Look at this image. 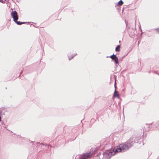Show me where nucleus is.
<instances>
[{
    "mask_svg": "<svg viewBox=\"0 0 159 159\" xmlns=\"http://www.w3.org/2000/svg\"><path fill=\"white\" fill-rule=\"evenodd\" d=\"M134 143L133 141L129 140L127 141L125 144H121L116 147L113 150V151L107 150L103 153V158L107 159H109L110 157L116 154L121 152H124L132 146Z\"/></svg>",
    "mask_w": 159,
    "mask_h": 159,
    "instance_id": "f257e3e1",
    "label": "nucleus"
},
{
    "mask_svg": "<svg viewBox=\"0 0 159 159\" xmlns=\"http://www.w3.org/2000/svg\"><path fill=\"white\" fill-rule=\"evenodd\" d=\"M11 16L13 19V21H16L18 19L17 13L16 11H14L11 13Z\"/></svg>",
    "mask_w": 159,
    "mask_h": 159,
    "instance_id": "f03ea898",
    "label": "nucleus"
},
{
    "mask_svg": "<svg viewBox=\"0 0 159 159\" xmlns=\"http://www.w3.org/2000/svg\"><path fill=\"white\" fill-rule=\"evenodd\" d=\"M92 155L90 152L84 153L82 155L80 159H87L91 157Z\"/></svg>",
    "mask_w": 159,
    "mask_h": 159,
    "instance_id": "7ed1b4c3",
    "label": "nucleus"
},
{
    "mask_svg": "<svg viewBox=\"0 0 159 159\" xmlns=\"http://www.w3.org/2000/svg\"><path fill=\"white\" fill-rule=\"evenodd\" d=\"M124 2L122 0H120L117 3V6H120L122 5Z\"/></svg>",
    "mask_w": 159,
    "mask_h": 159,
    "instance_id": "20e7f679",
    "label": "nucleus"
},
{
    "mask_svg": "<svg viewBox=\"0 0 159 159\" xmlns=\"http://www.w3.org/2000/svg\"><path fill=\"white\" fill-rule=\"evenodd\" d=\"M14 22H15L18 25H21L22 24H25V22L18 21L17 20H16V21Z\"/></svg>",
    "mask_w": 159,
    "mask_h": 159,
    "instance_id": "39448f33",
    "label": "nucleus"
},
{
    "mask_svg": "<svg viewBox=\"0 0 159 159\" xmlns=\"http://www.w3.org/2000/svg\"><path fill=\"white\" fill-rule=\"evenodd\" d=\"M130 6V5H124V6H123V7L122 8V10H124V9H126L127 8H129Z\"/></svg>",
    "mask_w": 159,
    "mask_h": 159,
    "instance_id": "423d86ee",
    "label": "nucleus"
},
{
    "mask_svg": "<svg viewBox=\"0 0 159 159\" xmlns=\"http://www.w3.org/2000/svg\"><path fill=\"white\" fill-rule=\"evenodd\" d=\"M120 46L118 45L116 48L115 50L116 52H119L120 51Z\"/></svg>",
    "mask_w": 159,
    "mask_h": 159,
    "instance_id": "0eeeda50",
    "label": "nucleus"
},
{
    "mask_svg": "<svg viewBox=\"0 0 159 159\" xmlns=\"http://www.w3.org/2000/svg\"><path fill=\"white\" fill-rule=\"evenodd\" d=\"M113 60L115 61L116 64H118V59L116 56L115 57Z\"/></svg>",
    "mask_w": 159,
    "mask_h": 159,
    "instance_id": "6e6552de",
    "label": "nucleus"
},
{
    "mask_svg": "<svg viewBox=\"0 0 159 159\" xmlns=\"http://www.w3.org/2000/svg\"><path fill=\"white\" fill-rule=\"evenodd\" d=\"M130 6H131L129 7V8H131V9H128V10H134L135 9H136V8H132V7H133V6H134V5H133V4H131V5H130Z\"/></svg>",
    "mask_w": 159,
    "mask_h": 159,
    "instance_id": "1a4fd4ad",
    "label": "nucleus"
},
{
    "mask_svg": "<svg viewBox=\"0 0 159 159\" xmlns=\"http://www.w3.org/2000/svg\"><path fill=\"white\" fill-rule=\"evenodd\" d=\"M114 96L115 97H118V93L116 92V90H115V93H114Z\"/></svg>",
    "mask_w": 159,
    "mask_h": 159,
    "instance_id": "9d476101",
    "label": "nucleus"
},
{
    "mask_svg": "<svg viewBox=\"0 0 159 159\" xmlns=\"http://www.w3.org/2000/svg\"><path fill=\"white\" fill-rule=\"evenodd\" d=\"M116 56L115 55H113L111 56L110 57L111 58L112 60H113Z\"/></svg>",
    "mask_w": 159,
    "mask_h": 159,
    "instance_id": "9b49d317",
    "label": "nucleus"
},
{
    "mask_svg": "<svg viewBox=\"0 0 159 159\" xmlns=\"http://www.w3.org/2000/svg\"><path fill=\"white\" fill-rule=\"evenodd\" d=\"M156 31L157 33L159 34V28L156 29Z\"/></svg>",
    "mask_w": 159,
    "mask_h": 159,
    "instance_id": "f8f14e48",
    "label": "nucleus"
},
{
    "mask_svg": "<svg viewBox=\"0 0 159 159\" xmlns=\"http://www.w3.org/2000/svg\"><path fill=\"white\" fill-rule=\"evenodd\" d=\"M0 2L2 3H5V2L3 0H0Z\"/></svg>",
    "mask_w": 159,
    "mask_h": 159,
    "instance_id": "ddd939ff",
    "label": "nucleus"
},
{
    "mask_svg": "<svg viewBox=\"0 0 159 159\" xmlns=\"http://www.w3.org/2000/svg\"><path fill=\"white\" fill-rule=\"evenodd\" d=\"M74 57V56H73L72 57L70 58L69 56H68V57H69V60H70L72 58H73V57Z\"/></svg>",
    "mask_w": 159,
    "mask_h": 159,
    "instance_id": "4468645a",
    "label": "nucleus"
},
{
    "mask_svg": "<svg viewBox=\"0 0 159 159\" xmlns=\"http://www.w3.org/2000/svg\"><path fill=\"white\" fill-rule=\"evenodd\" d=\"M1 116H0V122L1 121Z\"/></svg>",
    "mask_w": 159,
    "mask_h": 159,
    "instance_id": "2eb2a0df",
    "label": "nucleus"
},
{
    "mask_svg": "<svg viewBox=\"0 0 159 159\" xmlns=\"http://www.w3.org/2000/svg\"><path fill=\"white\" fill-rule=\"evenodd\" d=\"M11 10H13V9L11 8Z\"/></svg>",
    "mask_w": 159,
    "mask_h": 159,
    "instance_id": "dca6fc26",
    "label": "nucleus"
}]
</instances>
